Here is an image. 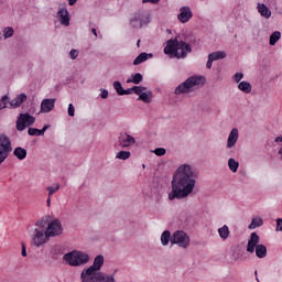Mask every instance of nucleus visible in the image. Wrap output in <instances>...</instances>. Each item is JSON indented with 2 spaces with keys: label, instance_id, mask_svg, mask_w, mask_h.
<instances>
[{
  "label": "nucleus",
  "instance_id": "7",
  "mask_svg": "<svg viewBox=\"0 0 282 282\" xmlns=\"http://www.w3.org/2000/svg\"><path fill=\"white\" fill-rule=\"evenodd\" d=\"M64 261L72 267H79L88 263L89 256L82 251H72L64 254Z\"/></svg>",
  "mask_w": 282,
  "mask_h": 282
},
{
  "label": "nucleus",
  "instance_id": "24",
  "mask_svg": "<svg viewBox=\"0 0 282 282\" xmlns=\"http://www.w3.org/2000/svg\"><path fill=\"white\" fill-rule=\"evenodd\" d=\"M147 59H149V54L143 52V53H140V55L135 57L133 64H134V66H139L142 63L147 62Z\"/></svg>",
  "mask_w": 282,
  "mask_h": 282
},
{
  "label": "nucleus",
  "instance_id": "45",
  "mask_svg": "<svg viewBox=\"0 0 282 282\" xmlns=\"http://www.w3.org/2000/svg\"><path fill=\"white\" fill-rule=\"evenodd\" d=\"M159 2H160V0H143V3H154V4H156Z\"/></svg>",
  "mask_w": 282,
  "mask_h": 282
},
{
  "label": "nucleus",
  "instance_id": "32",
  "mask_svg": "<svg viewBox=\"0 0 282 282\" xmlns=\"http://www.w3.org/2000/svg\"><path fill=\"white\" fill-rule=\"evenodd\" d=\"M129 158H131V152H128V151H121V152H118L117 154V159L122 161H127Z\"/></svg>",
  "mask_w": 282,
  "mask_h": 282
},
{
  "label": "nucleus",
  "instance_id": "37",
  "mask_svg": "<svg viewBox=\"0 0 282 282\" xmlns=\"http://www.w3.org/2000/svg\"><path fill=\"white\" fill-rule=\"evenodd\" d=\"M156 156H163L164 154H166V150H164L163 148H158L156 150H154L153 152Z\"/></svg>",
  "mask_w": 282,
  "mask_h": 282
},
{
  "label": "nucleus",
  "instance_id": "49",
  "mask_svg": "<svg viewBox=\"0 0 282 282\" xmlns=\"http://www.w3.org/2000/svg\"><path fill=\"white\" fill-rule=\"evenodd\" d=\"M78 0H68V4L69 6H75V3L77 2Z\"/></svg>",
  "mask_w": 282,
  "mask_h": 282
},
{
  "label": "nucleus",
  "instance_id": "8",
  "mask_svg": "<svg viewBox=\"0 0 282 282\" xmlns=\"http://www.w3.org/2000/svg\"><path fill=\"white\" fill-rule=\"evenodd\" d=\"M12 152L11 139L4 133L0 134V166Z\"/></svg>",
  "mask_w": 282,
  "mask_h": 282
},
{
  "label": "nucleus",
  "instance_id": "46",
  "mask_svg": "<svg viewBox=\"0 0 282 282\" xmlns=\"http://www.w3.org/2000/svg\"><path fill=\"white\" fill-rule=\"evenodd\" d=\"M213 62L214 61L207 59V64H206L207 69H210V67H213Z\"/></svg>",
  "mask_w": 282,
  "mask_h": 282
},
{
  "label": "nucleus",
  "instance_id": "21",
  "mask_svg": "<svg viewBox=\"0 0 282 282\" xmlns=\"http://www.w3.org/2000/svg\"><path fill=\"white\" fill-rule=\"evenodd\" d=\"M239 91H243V94H251L252 91V86L250 83L247 82H241L238 85Z\"/></svg>",
  "mask_w": 282,
  "mask_h": 282
},
{
  "label": "nucleus",
  "instance_id": "10",
  "mask_svg": "<svg viewBox=\"0 0 282 282\" xmlns=\"http://www.w3.org/2000/svg\"><path fill=\"white\" fill-rule=\"evenodd\" d=\"M35 123V117L30 115L29 112L20 113L19 118H17V130L22 132L28 127Z\"/></svg>",
  "mask_w": 282,
  "mask_h": 282
},
{
  "label": "nucleus",
  "instance_id": "19",
  "mask_svg": "<svg viewBox=\"0 0 282 282\" xmlns=\"http://www.w3.org/2000/svg\"><path fill=\"white\" fill-rule=\"evenodd\" d=\"M227 56L226 52L219 51V52H213L208 55L207 61L217 62L219 59H225Z\"/></svg>",
  "mask_w": 282,
  "mask_h": 282
},
{
  "label": "nucleus",
  "instance_id": "6",
  "mask_svg": "<svg viewBox=\"0 0 282 282\" xmlns=\"http://www.w3.org/2000/svg\"><path fill=\"white\" fill-rule=\"evenodd\" d=\"M260 238L258 234L252 232L251 237H249L248 240V247L246 248V251L250 253H254L257 258L264 259L267 257V248L263 245H259Z\"/></svg>",
  "mask_w": 282,
  "mask_h": 282
},
{
  "label": "nucleus",
  "instance_id": "50",
  "mask_svg": "<svg viewBox=\"0 0 282 282\" xmlns=\"http://www.w3.org/2000/svg\"><path fill=\"white\" fill-rule=\"evenodd\" d=\"M91 32H93L94 36L97 37V30L95 28H93Z\"/></svg>",
  "mask_w": 282,
  "mask_h": 282
},
{
  "label": "nucleus",
  "instance_id": "3",
  "mask_svg": "<svg viewBox=\"0 0 282 282\" xmlns=\"http://www.w3.org/2000/svg\"><path fill=\"white\" fill-rule=\"evenodd\" d=\"M191 51L189 44L184 41L178 42L177 40L167 41L164 47V54L177 58H184Z\"/></svg>",
  "mask_w": 282,
  "mask_h": 282
},
{
  "label": "nucleus",
  "instance_id": "36",
  "mask_svg": "<svg viewBox=\"0 0 282 282\" xmlns=\"http://www.w3.org/2000/svg\"><path fill=\"white\" fill-rule=\"evenodd\" d=\"M8 106V96H4L1 98V101H0V110H3L4 108H7Z\"/></svg>",
  "mask_w": 282,
  "mask_h": 282
},
{
  "label": "nucleus",
  "instance_id": "30",
  "mask_svg": "<svg viewBox=\"0 0 282 282\" xmlns=\"http://www.w3.org/2000/svg\"><path fill=\"white\" fill-rule=\"evenodd\" d=\"M239 166L240 164L235 161V159H228V169H230L231 172L237 173Z\"/></svg>",
  "mask_w": 282,
  "mask_h": 282
},
{
  "label": "nucleus",
  "instance_id": "4",
  "mask_svg": "<svg viewBox=\"0 0 282 282\" xmlns=\"http://www.w3.org/2000/svg\"><path fill=\"white\" fill-rule=\"evenodd\" d=\"M104 265V256H97L93 265L82 271V282H98L100 268Z\"/></svg>",
  "mask_w": 282,
  "mask_h": 282
},
{
  "label": "nucleus",
  "instance_id": "33",
  "mask_svg": "<svg viewBox=\"0 0 282 282\" xmlns=\"http://www.w3.org/2000/svg\"><path fill=\"white\" fill-rule=\"evenodd\" d=\"M131 90H133V93H134L137 96H139V95L144 94V91L147 90V88L143 87V86H133V87L131 88Z\"/></svg>",
  "mask_w": 282,
  "mask_h": 282
},
{
  "label": "nucleus",
  "instance_id": "13",
  "mask_svg": "<svg viewBox=\"0 0 282 282\" xmlns=\"http://www.w3.org/2000/svg\"><path fill=\"white\" fill-rule=\"evenodd\" d=\"M193 17L192 10L189 7L185 6L181 8V13L177 15V20L181 21V23H187L191 21Z\"/></svg>",
  "mask_w": 282,
  "mask_h": 282
},
{
  "label": "nucleus",
  "instance_id": "2",
  "mask_svg": "<svg viewBox=\"0 0 282 282\" xmlns=\"http://www.w3.org/2000/svg\"><path fill=\"white\" fill-rule=\"evenodd\" d=\"M63 230L58 219L50 220V217H43L34 225L31 242L34 247L40 248L46 245L51 238L61 236Z\"/></svg>",
  "mask_w": 282,
  "mask_h": 282
},
{
  "label": "nucleus",
  "instance_id": "48",
  "mask_svg": "<svg viewBox=\"0 0 282 282\" xmlns=\"http://www.w3.org/2000/svg\"><path fill=\"white\" fill-rule=\"evenodd\" d=\"M274 142H276V143L282 142V135H281V137H276V138L274 139Z\"/></svg>",
  "mask_w": 282,
  "mask_h": 282
},
{
  "label": "nucleus",
  "instance_id": "14",
  "mask_svg": "<svg viewBox=\"0 0 282 282\" xmlns=\"http://www.w3.org/2000/svg\"><path fill=\"white\" fill-rule=\"evenodd\" d=\"M57 17L62 25H65V26L70 25V18L68 15V11L66 8H58Z\"/></svg>",
  "mask_w": 282,
  "mask_h": 282
},
{
  "label": "nucleus",
  "instance_id": "31",
  "mask_svg": "<svg viewBox=\"0 0 282 282\" xmlns=\"http://www.w3.org/2000/svg\"><path fill=\"white\" fill-rule=\"evenodd\" d=\"M152 99V93H143L139 95V100H142L145 104H149Z\"/></svg>",
  "mask_w": 282,
  "mask_h": 282
},
{
  "label": "nucleus",
  "instance_id": "9",
  "mask_svg": "<svg viewBox=\"0 0 282 282\" xmlns=\"http://www.w3.org/2000/svg\"><path fill=\"white\" fill-rule=\"evenodd\" d=\"M130 23L132 28L141 29L150 23L149 14H147L144 11H137L134 14H132Z\"/></svg>",
  "mask_w": 282,
  "mask_h": 282
},
{
  "label": "nucleus",
  "instance_id": "1",
  "mask_svg": "<svg viewBox=\"0 0 282 282\" xmlns=\"http://www.w3.org/2000/svg\"><path fill=\"white\" fill-rule=\"evenodd\" d=\"M196 177L195 172L188 164L178 166L171 181V193H169V200L185 199L192 195L195 189Z\"/></svg>",
  "mask_w": 282,
  "mask_h": 282
},
{
  "label": "nucleus",
  "instance_id": "44",
  "mask_svg": "<svg viewBox=\"0 0 282 282\" xmlns=\"http://www.w3.org/2000/svg\"><path fill=\"white\" fill-rule=\"evenodd\" d=\"M276 229H278V231H282V219L281 218L276 219Z\"/></svg>",
  "mask_w": 282,
  "mask_h": 282
},
{
  "label": "nucleus",
  "instance_id": "43",
  "mask_svg": "<svg viewBox=\"0 0 282 282\" xmlns=\"http://www.w3.org/2000/svg\"><path fill=\"white\" fill-rule=\"evenodd\" d=\"M69 56L72 57V59H76V57H78V51L76 50L69 51Z\"/></svg>",
  "mask_w": 282,
  "mask_h": 282
},
{
  "label": "nucleus",
  "instance_id": "39",
  "mask_svg": "<svg viewBox=\"0 0 282 282\" xmlns=\"http://www.w3.org/2000/svg\"><path fill=\"white\" fill-rule=\"evenodd\" d=\"M113 87H115V90H117V94L123 90V86H121L120 82H115Z\"/></svg>",
  "mask_w": 282,
  "mask_h": 282
},
{
  "label": "nucleus",
  "instance_id": "16",
  "mask_svg": "<svg viewBox=\"0 0 282 282\" xmlns=\"http://www.w3.org/2000/svg\"><path fill=\"white\" fill-rule=\"evenodd\" d=\"M237 141H238V130L237 128H234L230 134H228L227 149L234 148L235 144H237Z\"/></svg>",
  "mask_w": 282,
  "mask_h": 282
},
{
  "label": "nucleus",
  "instance_id": "12",
  "mask_svg": "<svg viewBox=\"0 0 282 282\" xmlns=\"http://www.w3.org/2000/svg\"><path fill=\"white\" fill-rule=\"evenodd\" d=\"M133 144H135L134 137H131L128 133L119 134V147H121L122 149H127Z\"/></svg>",
  "mask_w": 282,
  "mask_h": 282
},
{
  "label": "nucleus",
  "instance_id": "20",
  "mask_svg": "<svg viewBox=\"0 0 282 282\" xmlns=\"http://www.w3.org/2000/svg\"><path fill=\"white\" fill-rule=\"evenodd\" d=\"M13 156H15L19 161H23L26 159V150L22 147H17L15 150H13Z\"/></svg>",
  "mask_w": 282,
  "mask_h": 282
},
{
  "label": "nucleus",
  "instance_id": "28",
  "mask_svg": "<svg viewBox=\"0 0 282 282\" xmlns=\"http://www.w3.org/2000/svg\"><path fill=\"white\" fill-rule=\"evenodd\" d=\"M229 235H230V231L228 230L227 225H224V227L218 228V236H220L221 239L224 240L228 239Z\"/></svg>",
  "mask_w": 282,
  "mask_h": 282
},
{
  "label": "nucleus",
  "instance_id": "22",
  "mask_svg": "<svg viewBox=\"0 0 282 282\" xmlns=\"http://www.w3.org/2000/svg\"><path fill=\"white\" fill-rule=\"evenodd\" d=\"M46 130H47V126H44V128L41 130L36 128H29V134L31 137H41V135H44V132H46Z\"/></svg>",
  "mask_w": 282,
  "mask_h": 282
},
{
  "label": "nucleus",
  "instance_id": "5",
  "mask_svg": "<svg viewBox=\"0 0 282 282\" xmlns=\"http://www.w3.org/2000/svg\"><path fill=\"white\" fill-rule=\"evenodd\" d=\"M205 85V77L203 76H191L188 79L183 82L181 85L175 88V95L180 96L182 94H191L196 88Z\"/></svg>",
  "mask_w": 282,
  "mask_h": 282
},
{
  "label": "nucleus",
  "instance_id": "35",
  "mask_svg": "<svg viewBox=\"0 0 282 282\" xmlns=\"http://www.w3.org/2000/svg\"><path fill=\"white\" fill-rule=\"evenodd\" d=\"M4 39H9L12 37V35L14 34V30L12 28H7L4 29Z\"/></svg>",
  "mask_w": 282,
  "mask_h": 282
},
{
  "label": "nucleus",
  "instance_id": "38",
  "mask_svg": "<svg viewBox=\"0 0 282 282\" xmlns=\"http://www.w3.org/2000/svg\"><path fill=\"white\" fill-rule=\"evenodd\" d=\"M243 79V74L242 73H236L234 75V80L236 84L240 83V80Z\"/></svg>",
  "mask_w": 282,
  "mask_h": 282
},
{
  "label": "nucleus",
  "instance_id": "27",
  "mask_svg": "<svg viewBox=\"0 0 282 282\" xmlns=\"http://www.w3.org/2000/svg\"><path fill=\"white\" fill-rule=\"evenodd\" d=\"M97 282H116L113 274L100 273L99 280Z\"/></svg>",
  "mask_w": 282,
  "mask_h": 282
},
{
  "label": "nucleus",
  "instance_id": "51",
  "mask_svg": "<svg viewBox=\"0 0 282 282\" xmlns=\"http://www.w3.org/2000/svg\"><path fill=\"white\" fill-rule=\"evenodd\" d=\"M51 206V197L48 196L47 197V207H50Z\"/></svg>",
  "mask_w": 282,
  "mask_h": 282
},
{
  "label": "nucleus",
  "instance_id": "26",
  "mask_svg": "<svg viewBox=\"0 0 282 282\" xmlns=\"http://www.w3.org/2000/svg\"><path fill=\"white\" fill-rule=\"evenodd\" d=\"M172 237L170 230H164L163 234H161V245L167 246L170 243Z\"/></svg>",
  "mask_w": 282,
  "mask_h": 282
},
{
  "label": "nucleus",
  "instance_id": "40",
  "mask_svg": "<svg viewBox=\"0 0 282 282\" xmlns=\"http://www.w3.org/2000/svg\"><path fill=\"white\" fill-rule=\"evenodd\" d=\"M133 93L132 88H128V89H123L121 91L118 93V96H127V95H131Z\"/></svg>",
  "mask_w": 282,
  "mask_h": 282
},
{
  "label": "nucleus",
  "instance_id": "47",
  "mask_svg": "<svg viewBox=\"0 0 282 282\" xmlns=\"http://www.w3.org/2000/svg\"><path fill=\"white\" fill-rule=\"evenodd\" d=\"M22 257H26V248L25 245L22 243Z\"/></svg>",
  "mask_w": 282,
  "mask_h": 282
},
{
  "label": "nucleus",
  "instance_id": "25",
  "mask_svg": "<svg viewBox=\"0 0 282 282\" xmlns=\"http://www.w3.org/2000/svg\"><path fill=\"white\" fill-rule=\"evenodd\" d=\"M262 225H263V220H262V218L261 217H256V218H252V220H251V225H249V229H257V228H259V227H262Z\"/></svg>",
  "mask_w": 282,
  "mask_h": 282
},
{
  "label": "nucleus",
  "instance_id": "41",
  "mask_svg": "<svg viewBox=\"0 0 282 282\" xmlns=\"http://www.w3.org/2000/svg\"><path fill=\"white\" fill-rule=\"evenodd\" d=\"M68 116L74 118L75 117V107L73 104L68 105Z\"/></svg>",
  "mask_w": 282,
  "mask_h": 282
},
{
  "label": "nucleus",
  "instance_id": "34",
  "mask_svg": "<svg viewBox=\"0 0 282 282\" xmlns=\"http://www.w3.org/2000/svg\"><path fill=\"white\" fill-rule=\"evenodd\" d=\"M58 189H59V185L58 184H55L54 186H48L46 188V191L48 192V197H51L54 194H56Z\"/></svg>",
  "mask_w": 282,
  "mask_h": 282
},
{
  "label": "nucleus",
  "instance_id": "15",
  "mask_svg": "<svg viewBox=\"0 0 282 282\" xmlns=\"http://www.w3.org/2000/svg\"><path fill=\"white\" fill-rule=\"evenodd\" d=\"M56 104V99L47 98L41 101V112L48 113L54 110V105Z\"/></svg>",
  "mask_w": 282,
  "mask_h": 282
},
{
  "label": "nucleus",
  "instance_id": "53",
  "mask_svg": "<svg viewBox=\"0 0 282 282\" xmlns=\"http://www.w3.org/2000/svg\"><path fill=\"white\" fill-rule=\"evenodd\" d=\"M141 44V40L137 41V47Z\"/></svg>",
  "mask_w": 282,
  "mask_h": 282
},
{
  "label": "nucleus",
  "instance_id": "42",
  "mask_svg": "<svg viewBox=\"0 0 282 282\" xmlns=\"http://www.w3.org/2000/svg\"><path fill=\"white\" fill-rule=\"evenodd\" d=\"M100 97L101 99H107L109 97V90L101 89Z\"/></svg>",
  "mask_w": 282,
  "mask_h": 282
},
{
  "label": "nucleus",
  "instance_id": "17",
  "mask_svg": "<svg viewBox=\"0 0 282 282\" xmlns=\"http://www.w3.org/2000/svg\"><path fill=\"white\" fill-rule=\"evenodd\" d=\"M257 10L262 18L269 19L272 15V11H270L269 7H267L264 3H258Z\"/></svg>",
  "mask_w": 282,
  "mask_h": 282
},
{
  "label": "nucleus",
  "instance_id": "52",
  "mask_svg": "<svg viewBox=\"0 0 282 282\" xmlns=\"http://www.w3.org/2000/svg\"><path fill=\"white\" fill-rule=\"evenodd\" d=\"M278 154H280L281 160H282V147H281L280 151H278Z\"/></svg>",
  "mask_w": 282,
  "mask_h": 282
},
{
  "label": "nucleus",
  "instance_id": "29",
  "mask_svg": "<svg viewBox=\"0 0 282 282\" xmlns=\"http://www.w3.org/2000/svg\"><path fill=\"white\" fill-rule=\"evenodd\" d=\"M281 39V33L279 31H275L273 33H271L270 35V45L273 46L275 45L279 40Z\"/></svg>",
  "mask_w": 282,
  "mask_h": 282
},
{
  "label": "nucleus",
  "instance_id": "23",
  "mask_svg": "<svg viewBox=\"0 0 282 282\" xmlns=\"http://www.w3.org/2000/svg\"><path fill=\"white\" fill-rule=\"evenodd\" d=\"M142 80H143L142 74L137 73V74H133V75L131 76V79H128L126 83H127V84L140 85V84L142 83Z\"/></svg>",
  "mask_w": 282,
  "mask_h": 282
},
{
  "label": "nucleus",
  "instance_id": "18",
  "mask_svg": "<svg viewBox=\"0 0 282 282\" xmlns=\"http://www.w3.org/2000/svg\"><path fill=\"white\" fill-rule=\"evenodd\" d=\"M25 99H26V95L20 94L19 96L13 98L11 102H9V105H11V108H19L21 107L22 102L25 101Z\"/></svg>",
  "mask_w": 282,
  "mask_h": 282
},
{
  "label": "nucleus",
  "instance_id": "11",
  "mask_svg": "<svg viewBox=\"0 0 282 282\" xmlns=\"http://www.w3.org/2000/svg\"><path fill=\"white\" fill-rule=\"evenodd\" d=\"M171 243L187 249L191 245V239L184 231H175L174 235H172Z\"/></svg>",
  "mask_w": 282,
  "mask_h": 282
}]
</instances>
